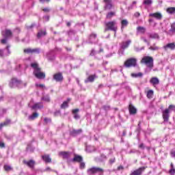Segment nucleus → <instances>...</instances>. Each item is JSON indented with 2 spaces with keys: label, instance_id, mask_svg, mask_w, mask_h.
I'll list each match as a JSON object with an SVG mask.
<instances>
[{
  "label": "nucleus",
  "instance_id": "nucleus-9",
  "mask_svg": "<svg viewBox=\"0 0 175 175\" xmlns=\"http://www.w3.org/2000/svg\"><path fill=\"white\" fill-rule=\"evenodd\" d=\"M10 45L8 44L4 49H0V57L1 58H3V57H8V55H10Z\"/></svg>",
  "mask_w": 175,
  "mask_h": 175
},
{
  "label": "nucleus",
  "instance_id": "nucleus-1",
  "mask_svg": "<svg viewBox=\"0 0 175 175\" xmlns=\"http://www.w3.org/2000/svg\"><path fill=\"white\" fill-rule=\"evenodd\" d=\"M9 87L10 88H23V87H27V82H23L17 78H12L9 83Z\"/></svg>",
  "mask_w": 175,
  "mask_h": 175
},
{
  "label": "nucleus",
  "instance_id": "nucleus-56",
  "mask_svg": "<svg viewBox=\"0 0 175 175\" xmlns=\"http://www.w3.org/2000/svg\"><path fill=\"white\" fill-rule=\"evenodd\" d=\"M49 18H50V16H44V20H45V21H49Z\"/></svg>",
  "mask_w": 175,
  "mask_h": 175
},
{
  "label": "nucleus",
  "instance_id": "nucleus-39",
  "mask_svg": "<svg viewBox=\"0 0 175 175\" xmlns=\"http://www.w3.org/2000/svg\"><path fill=\"white\" fill-rule=\"evenodd\" d=\"M41 100H44V102L50 101V96L49 95H46L42 97Z\"/></svg>",
  "mask_w": 175,
  "mask_h": 175
},
{
  "label": "nucleus",
  "instance_id": "nucleus-12",
  "mask_svg": "<svg viewBox=\"0 0 175 175\" xmlns=\"http://www.w3.org/2000/svg\"><path fill=\"white\" fill-rule=\"evenodd\" d=\"M132 43L131 40H128L127 41H124L120 44V47L122 50H125V49H128L129 47V44Z\"/></svg>",
  "mask_w": 175,
  "mask_h": 175
},
{
  "label": "nucleus",
  "instance_id": "nucleus-46",
  "mask_svg": "<svg viewBox=\"0 0 175 175\" xmlns=\"http://www.w3.org/2000/svg\"><path fill=\"white\" fill-rule=\"evenodd\" d=\"M96 54H98V52L95 51L94 49H92L90 53V55H91V57L96 55Z\"/></svg>",
  "mask_w": 175,
  "mask_h": 175
},
{
  "label": "nucleus",
  "instance_id": "nucleus-11",
  "mask_svg": "<svg viewBox=\"0 0 175 175\" xmlns=\"http://www.w3.org/2000/svg\"><path fill=\"white\" fill-rule=\"evenodd\" d=\"M25 54H40V48H27L23 50Z\"/></svg>",
  "mask_w": 175,
  "mask_h": 175
},
{
  "label": "nucleus",
  "instance_id": "nucleus-63",
  "mask_svg": "<svg viewBox=\"0 0 175 175\" xmlns=\"http://www.w3.org/2000/svg\"><path fill=\"white\" fill-rule=\"evenodd\" d=\"M43 12H50V10L49 8H44Z\"/></svg>",
  "mask_w": 175,
  "mask_h": 175
},
{
  "label": "nucleus",
  "instance_id": "nucleus-13",
  "mask_svg": "<svg viewBox=\"0 0 175 175\" xmlns=\"http://www.w3.org/2000/svg\"><path fill=\"white\" fill-rule=\"evenodd\" d=\"M53 80L57 82L62 81L64 80V76H62V73L59 72L53 75Z\"/></svg>",
  "mask_w": 175,
  "mask_h": 175
},
{
  "label": "nucleus",
  "instance_id": "nucleus-37",
  "mask_svg": "<svg viewBox=\"0 0 175 175\" xmlns=\"http://www.w3.org/2000/svg\"><path fill=\"white\" fill-rule=\"evenodd\" d=\"M154 95V91L153 90H148L147 92V98H148L149 99H151V98H152V96Z\"/></svg>",
  "mask_w": 175,
  "mask_h": 175
},
{
  "label": "nucleus",
  "instance_id": "nucleus-2",
  "mask_svg": "<svg viewBox=\"0 0 175 175\" xmlns=\"http://www.w3.org/2000/svg\"><path fill=\"white\" fill-rule=\"evenodd\" d=\"M142 64H145L147 68L146 72H151L152 68H154V59L150 56H145L141 60Z\"/></svg>",
  "mask_w": 175,
  "mask_h": 175
},
{
  "label": "nucleus",
  "instance_id": "nucleus-10",
  "mask_svg": "<svg viewBox=\"0 0 175 175\" xmlns=\"http://www.w3.org/2000/svg\"><path fill=\"white\" fill-rule=\"evenodd\" d=\"M105 10H111L114 9V5L113 4V0H103Z\"/></svg>",
  "mask_w": 175,
  "mask_h": 175
},
{
  "label": "nucleus",
  "instance_id": "nucleus-27",
  "mask_svg": "<svg viewBox=\"0 0 175 175\" xmlns=\"http://www.w3.org/2000/svg\"><path fill=\"white\" fill-rule=\"evenodd\" d=\"M96 78V76L90 75L88 77V78L86 80H85V83H92Z\"/></svg>",
  "mask_w": 175,
  "mask_h": 175
},
{
  "label": "nucleus",
  "instance_id": "nucleus-38",
  "mask_svg": "<svg viewBox=\"0 0 175 175\" xmlns=\"http://www.w3.org/2000/svg\"><path fill=\"white\" fill-rule=\"evenodd\" d=\"M150 38L152 39H159V36L157 33H152L150 35Z\"/></svg>",
  "mask_w": 175,
  "mask_h": 175
},
{
  "label": "nucleus",
  "instance_id": "nucleus-34",
  "mask_svg": "<svg viewBox=\"0 0 175 175\" xmlns=\"http://www.w3.org/2000/svg\"><path fill=\"white\" fill-rule=\"evenodd\" d=\"M137 32H139V33H144L146 32V29L143 27L139 26L137 27Z\"/></svg>",
  "mask_w": 175,
  "mask_h": 175
},
{
  "label": "nucleus",
  "instance_id": "nucleus-16",
  "mask_svg": "<svg viewBox=\"0 0 175 175\" xmlns=\"http://www.w3.org/2000/svg\"><path fill=\"white\" fill-rule=\"evenodd\" d=\"M46 58L49 61H54L55 59V55H54V52L53 51H50L46 54Z\"/></svg>",
  "mask_w": 175,
  "mask_h": 175
},
{
  "label": "nucleus",
  "instance_id": "nucleus-55",
  "mask_svg": "<svg viewBox=\"0 0 175 175\" xmlns=\"http://www.w3.org/2000/svg\"><path fill=\"white\" fill-rule=\"evenodd\" d=\"M103 109H104V110L107 111V110H109L110 107L109 106H103Z\"/></svg>",
  "mask_w": 175,
  "mask_h": 175
},
{
  "label": "nucleus",
  "instance_id": "nucleus-32",
  "mask_svg": "<svg viewBox=\"0 0 175 175\" xmlns=\"http://www.w3.org/2000/svg\"><path fill=\"white\" fill-rule=\"evenodd\" d=\"M70 101V99H68L67 101H64L62 105H61V109H66L68 106V103Z\"/></svg>",
  "mask_w": 175,
  "mask_h": 175
},
{
  "label": "nucleus",
  "instance_id": "nucleus-43",
  "mask_svg": "<svg viewBox=\"0 0 175 175\" xmlns=\"http://www.w3.org/2000/svg\"><path fill=\"white\" fill-rule=\"evenodd\" d=\"M170 32H175V23H174L172 25H171V29L170 30Z\"/></svg>",
  "mask_w": 175,
  "mask_h": 175
},
{
  "label": "nucleus",
  "instance_id": "nucleus-18",
  "mask_svg": "<svg viewBox=\"0 0 175 175\" xmlns=\"http://www.w3.org/2000/svg\"><path fill=\"white\" fill-rule=\"evenodd\" d=\"M164 50L167 51L168 49L170 50H175V44L174 42L167 44L163 46Z\"/></svg>",
  "mask_w": 175,
  "mask_h": 175
},
{
  "label": "nucleus",
  "instance_id": "nucleus-49",
  "mask_svg": "<svg viewBox=\"0 0 175 175\" xmlns=\"http://www.w3.org/2000/svg\"><path fill=\"white\" fill-rule=\"evenodd\" d=\"M84 167H85V163L84 162H81L80 163V168L84 169Z\"/></svg>",
  "mask_w": 175,
  "mask_h": 175
},
{
  "label": "nucleus",
  "instance_id": "nucleus-4",
  "mask_svg": "<svg viewBox=\"0 0 175 175\" xmlns=\"http://www.w3.org/2000/svg\"><path fill=\"white\" fill-rule=\"evenodd\" d=\"M170 111H175V106L170 105L168 107V109H165L162 111L163 119L164 122H168L169 118L170 117Z\"/></svg>",
  "mask_w": 175,
  "mask_h": 175
},
{
  "label": "nucleus",
  "instance_id": "nucleus-62",
  "mask_svg": "<svg viewBox=\"0 0 175 175\" xmlns=\"http://www.w3.org/2000/svg\"><path fill=\"white\" fill-rule=\"evenodd\" d=\"M40 2L44 3V2H50V0H40Z\"/></svg>",
  "mask_w": 175,
  "mask_h": 175
},
{
  "label": "nucleus",
  "instance_id": "nucleus-59",
  "mask_svg": "<svg viewBox=\"0 0 175 175\" xmlns=\"http://www.w3.org/2000/svg\"><path fill=\"white\" fill-rule=\"evenodd\" d=\"M0 147H1V148H5V144H4L3 142H0Z\"/></svg>",
  "mask_w": 175,
  "mask_h": 175
},
{
  "label": "nucleus",
  "instance_id": "nucleus-42",
  "mask_svg": "<svg viewBox=\"0 0 175 175\" xmlns=\"http://www.w3.org/2000/svg\"><path fill=\"white\" fill-rule=\"evenodd\" d=\"M134 50H135V51H137V53H139V51H142V50H144V46H142L141 48L135 47Z\"/></svg>",
  "mask_w": 175,
  "mask_h": 175
},
{
  "label": "nucleus",
  "instance_id": "nucleus-60",
  "mask_svg": "<svg viewBox=\"0 0 175 175\" xmlns=\"http://www.w3.org/2000/svg\"><path fill=\"white\" fill-rule=\"evenodd\" d=\"M133 5H136V1H133V3H132V5L129 7V9H133Z\"/></svg>",
  "mask_w": 175,
  "mask_h": 175
},
{
  "label": "nucleus",
  "instance_id": "nucleus-47",
  "mask_svg": "<svg viewBox=\"0 0 175 175\" xmlns=\"http://www.w3.org/2000/svg\"><path fill=\"white\" fill-rule=\"evenodd\" d=\"M114 162H116V157H113L112 159H109L110 165H112V163H114Z\"/></svg>",
  "mask_w": 175,
  "mask_h": 175
},
{
  "label": "nucleus",
  "instance_id": "nucleus-3",
  "mask_svg": "<svg viewBox=\"0 0 175 175\" xmlns=\"http://www.w3.org/2000/svg\"><path fill=\"white\" fill-rule=\"evenodd\" d=\"M31 66L34 70L33 75L37 79H44L46 77V75L40 71V68H39V65L37 63H31Z\"/></svg>",
  "mask_w": 175,
  "mask_h": 175
},
{
  "label": "nucleus",
  "instance_id": "nucleus-14",
  "mask_svg": "<svg viewBox=\"0 0 175 175\" xmlns=\"http://www.w3.org/2000/svg\"><path fill=\"white\" fill-rule=\"evenodd\" d=\"M149 17H154L156 20H162V14L160 12H155L149 14Z\"/></svg>",
  "mask_w": 175,
  "mask_h": 175
},
{
  "label": "nucleus",
  "instance_id": "nucleus-5",
  "mask_svg": "<svg viewBox=\"0 0 175 175\" xmlns=\"http://www.w3.org/2000/svg\"><path fill=\"white\" fill-rule=\"evenodd\" d=\"M106 28L105 29V32L107 31H113V32H117L118 27H117V21H112L107 23L105 24Z\"/></svg>",
  "mask_w": 175,
  "mask_h": 175
},
{
  "label": "nucleus",
  "instance_id": "nucleus-17",
  "mask_svg": "<svg viewBox=\"0 0 175 175\" xmlns=\"http://www.w3.org/2000/svg\"><path fill=\"white\" fill-rule=\"evenodd\" d=\"M150 84H152V85H154V87H155V85H158L159 84V79H158V77H152L150 79Z\"/></svg>",
  "mask_w": 175,
  "mask_h": 175
},
{
  "label": "nucleus",
  "instance_id": "nucleus-23",
  "mask_svg": "<svg viewBox=\"0 0 175 175\" xmlns=\"http://www.w3.org/2000/svg\"><path fill=\"white\" fill-rule=\"evenodd\" d=\"M31 109H33V110H36V109H43V104L42 103H37L31 107Z\"/></svg>",
  "mask_w": 175,
  "mask_h": 175
},
{
  "label": "nucleus",
  "instance_id": "nucleus-61",
  "mask_svg": "<svg viewBox=\"0 0 175 175\" xmlns=\"http://www.w3.org/2000/svg\"><path fill=\"white\" fill-rule=\"evenodd\" d=\"M118 170H124V167L122 165L118 167Z\"/></svg>",
  "mask_w": 175,
  "mask_h": 175
},
{
  "label": "nucleus",
  "instance_id": "nucleus-25",
  "mask_svg": "<svg viewBox=\"0 0 175 175\" xmlns=\"http://www.w3.org/2000/svg\"><path fill=\"white\" fill-rule=\"evenodd\" d=\"M47 34V33L46 32V30L44 31H38V34H37V38L38 39H40V38H43V36H46V35Z\"/></svg>",
  "mask_w": 175,
  "mask_h": 175
},
{
  "label": "nucleus",
  "instance_id": "nucleus-54",
  "mask_svg": "<svg viewBox=\"0 0 175 175\" xmlns=\"http://www.w3.org/2000/svg\"><path fill=\"white\" fill-rule=\"evenodd\" d=\"M124 49H122L118 51L119 55H124Z\"/></svg>",
  "mask_w": 175,
  "mask_h": 175
},
{
  "label": "nucleus",
  "instance_id": "nucleus-52",
  "mask_svg": "<svg viewBox=\"0 0 175 175\" xmlns=\"http://www.w3.org/2000/svg\"><path fill=\"white\" fill-rule=\"evenodd\" d=\"M172 158H175V149L171 151Z\"/></svg>",
  "mask_w": 175,
  "mask_h": 175
},
{
  "label": "nucleus",
  "instance_id": "nucleus-26",
  "mask_svg": "<svg viewBox=\"0 0 175 175\" xmlns=\"http://www.w3.org/2000/svg\"><path fill=\"white\" fill-rule=\"evenodd\" d=\"M129 24V22H128V20L124 19L121 21V29H123L124 28H126V27H128V25Z\"/></svg>",
  "mask_w": 175,
  "mask_h": 175
},
{
  "label": "nucleus",
  "instance_id": "nucleus-21",
  "mask_svg": "<svg viewBox=\"0 0 175 175\" xmlns=\"http://www.w3.org/2000/svg\"><path fill=\"white\" fill-rule=\"evenodd\" d=\"M90 43H96V34L92 33L89 38Z\"/></svg>",
  "mask_w": 175,
  "mask_h": 175
},
{
  "label": "nucleus",
  "instance_id": "nucleus-19",
  "mask_svg": "<svg viewBox=\"0 0 175 175\" xmlns=\"http://www.w3.org/2000/svg\"><path fill=\"white\" fill-rule=\"evenodd\" d=\"M129 110L130 114L135 115L137 112V109L132 104H130L129 106Z\"/></svg>",
  "mask_w": 175,
  "mask_h": 175
},
{
  "label": "nucleus",
  "instance_id": "nucleus-15",
  "mask_svg": "<svg viewBox=\"0 0 175 175\" xmlns=\"http://www.w3.org/2000/svg\"><path fill=\"white\" fill-rule=\"evenodd\" d=\"M23 163H25V165H27V166H28L31 169H33V167L35 166V161L33 160H29V161L24 160Z\"/></svg>",
  "mask_w": 175,
  "mask_h": 175
},
{
  "label": "nucleus",
  "instance_id": "nucleus-51",
  "mask_svg": "<svg viewBox=\"0 0 175 175\" xmlns=\"http://www.w3.org/2000/svg\"><path fill=\"white\" fill-rule=\"evenodd\" d=\"M79 109H75L72 110V114H77L79 113Z\"/></svg>",
  "mask_w": 175,
  "mask_h": 175
},
{
  "label": "nucleus",
  "instance_id": "nucleus-29",
  "mask_svg": "<svg viewBox=\"0 0 175 175\" xmlns=\"http://www.w3.org/2000/svg\"><path fill=\"white\" fill-rule=\"evenodd\" d=\"M114 16H116V11L109 12L107 14V18L110 20L112 17H114Z\"/></svg>",
  "mask_w": 175,
  "mask_h": 175
},
{
  "label": "nucleus",
  "instance_id": "nucleus-8",
  "mask_svg": "<svg viewBox=\"0 0 175 175\" xmlns=\"http://www.w3.org/2000/svg\"><path fill=\"white\" fill-rule=\"evenodd\" d=\"M137 59L136 58H129L124 62V66L126 68H132V66H136Z\"/></svg>",
  "mask_w": 175,
  "mask_h": 175
},
{
  "label": "nucleus",
  "instance_id": "nucleus-6",
  "mask_svg": "<svg viewBox=\"0 0 175 175\" xmlns=\"http://www.w3.org/2000/svg\"><path fill=\"white\" fill-rule=\"evenodd\" d=\"M2 36L4 38V39H2L1 40V43L2 44H6L8 43V40L9 38L12 37V31L10 30H5L4 31H2Z\"/></svg>",
  "mask_w": 175,
  "mask_h": 175
},
{
  "label": "nucleus",
  "instance_id": "nucleus-64",
  "mask_svg": "<svg viewBox=\"0 0 175 175\" xmlns=\"http://www.w3.org/2000/svg\"><path fill=\"white\" fill-rule=\"evenodd\" d=\"M151 25H152V27H156V26H157V23L152 22V23H151Z\"/></svg>",
  "mask_w": 175,
  "mask_h": 175
},
{
  "label": "nucleus",
  "instance_id": "nucleus-44",
  "mask_svg": "<svg viewBox=\"0 0 175 175\" xmlns=\"http://www.w3.org/2000/svg\"><path fill=\"white\" fill-rule=\"evenodd\" d=\"M44 122L45 124H49V122H51V119L48 118H45L44 119Z\"/></svg>",
  "mask_w": 175,
  "mask_h": 175
},
{
  "label": "nucleus",
  "instance_id": "nucleus-53",
  "mask_svg": "<svg viewBox=\"0 0 175 175\" xmlns=\"http://www.w3.org/2000/svg\"><path fill=\"white\" fill-rule=\"evenodd\" d=\"M59 114H61V111H56L54 113V116H59Z\"/></svg>",
  "mask_w": 175,
  "mask_h": 175
},
{
  "label": "nucleus",
  "instance_id": "nucleus-45",
  "mask_svg": "<svg viewBox=\"0 0 175 175\" xmlns=\"http://www.w3.org/2000/svg\"><path fill=\"white\" fill-rule=\"evenodd\" d=\"M36 87L38 88H45L44 85L40 83H36Z\"/></svg>",
  "mask_w": 175,
  "mask_h": 175
},
{
  "label": "nucleus",
  "instance_id": "nucleus-31",
  "mask_svg": "<svg viewBox=\"0 0 175 175\" xmlns=\"http://www.w3.org/2000/svg\"><path fill=\"white\" fill-rule=\"evenodd\" d=\"M39 117V114L38 113H33L31 116H29V120L31 121L35 120L36 118H38Z\"/></svg>",
  "mask_w": 175,
  "mask_h": 175
},
{
  "label": "nucleus",
  "instance_id": "nucleus-50",
  "mask_svg": "<svg viewBox=\"0 0 175 175\" xmlns=\"http://www.w3.org/2000/svg\"><path fill=\"white\" fill-rule=\"evenodd\" d=\"M150 50H152L153 51H155L156 50H158V47L157 46H150Z\"/></svg>",
  "mask_w": 175,
  "mask_h": 175
},
{
  "label": "nucleus",
  "instance_id": "nucleus-30",
  "mask_svg": "<svg viewBox=\"0 0 175 175\" xmlns=\"http://www.w3.org/2000/svg\"><path fill=\"white\" fill-rule=\"evenodd\" d=\"M166 12L169 14H174V13H175V8L174 7L168 8H167Z\"/></svg>",
  "mask_w": 175,
  "mask_h": 175
},
{
  "label": "nucleus",
  "instance_id": "nucleus-24",
  "mask_svg": "<svg viewBox=\"0 0 175 175\" xmlns=\"http://www.w3.org/2000/svg\"><path fill=\"white\" fill-rule=\"evenodd\" d=\"M83 132V130L81 129H78V130H72L70 131V135L71 136H77V135H80Z\"/></svg>",
  "mask_w": 175,
  "mask_h": 175
},
{
  "label": "nucleus",
  "instance_id": "nucleus-35",
  "mask_svg": "<svg viewBox=\"0 0 175 175\" xmlns=\"http://www.w3.org/2000/svg\"><path fill=\"white\" fill-rule=\"evenodd\" d=\"M9 124H10V120H8L5 122L1 123L0 124V129H2V128H3V126H7V125H9Z\"/></svg>",
  "mask_w": 175,
  "mask_h": 175
},
{
  "label": "nucleus",
  "instance_id": "nucleus-57",
  "mask_svg": "<svg viewBox=\"0 0 175 175\" xmlns=\"http://www.w3.org/2000/svg\"><path fill=\"white\" fill-rule=\"evenodd\" d=\"M139 148H142V150H144V144H140L139 146Z\"/></svg>",
  "mask_w": 175,
  "mask_h": 175
},
{
  "label": "nucleus",
  "instance_id": "nucleus-7",
  "mask_svg": "<svg viewBox=\"0 0 175 175\" xmlns=\"http://www.w3.org/2000/svg\"><path fill=\"white\" fill-rule=\"evenodd\" d=\"M103 172H105L103 168L99 167H92L87 170L88 175L96 174V173H103Z\"/></svg>",
  "mask_w": 175,
  "mask_h": 175
},
{
  "label": "nucleus",
  "instance_id": "nucleus-58",
  "mask_svg": "<svg viewBox=\"0 0 175 175\" xmlns=\"http://www.w3.org/2000/svg\"><path fill=\"white\" fill-rule=\"evenodd\" d=\"M72 33H73V34L75 33V31H73V30H70V31H68V35H72Z\"/></svg>",
  "mask_w": 175,
  "mask_h": 175
},
{
  "label": "nucleus",
  "instance_id": "nucleus-28",
  "mask_svg": "<svg viewBox=\"0 0 175 175\" xmlns=\"http://www.w3.org/2000/svg\"><path fill=\"white\" fill-rule=\"evenodd\" d=\"M83 161V157L79 155H75L72 159V162H81Z\"/></svg>",
  "mask_w": 175,
  "mask_h": 175
},
{
  "label": "nucleus",
  "instance_id": "nucleus-22",
  "mask_svg": "<svg viewBox=\"0 0 175 175\" xmlns=\"http://www.w3.org/2000/svg\"><path fill=\"white\" fill-rule=\"evenodd\" d=\"M42 158L45 163H50L51 162V158H50L49 154H44L42 156Z\"/></svg>",
  "mask_w": 175,
  "mask_h": 175
},
{
  "label": "nucleus",
  "instance_id": "nucleus-48",
  "mask_svg": "<svg viewBox=\"0 0 175 175\" xmlns=\"http://www.w3.org/2000/svg\"><path fill=\"white\" fill-rule=\"evenodd\" d=\"M74 118H75V120H79V118H80V115L78 114V113H74Z\"/></svg>",
  "mask_w": 175,
  "mask_h": 175
},
{
  "label": "nucleus",
  "instance_id": "nucleus-20",
  "mask_svg": "<svg viewBox=\"0 0 175 175\" xmlns=\"http://www.w3.org/2000/svg\"><path fill=\"white\" fill-rule=\"evenodd\" d=\"M72 153L70 152H60L59 153V155H62V157L64 159H69V157H70V154Z\"/></svg>",
  "mask_w": 175,
  "mask_h": 175
},
{
  "label": "nucleus",
  "instance_id": "nucleus-40",
  "mask_svg": "<svg viewBox=\"0 0 175 175\" xmlns=\"http://www.w3.org/2000/svg\"><path fill=\"white\" fill-rule=\"evenodd\" d=\"M152 3V0H144L143 4L150 6Z\"/></svg>",
  "mask_w": 175,
  "mask_h": 175
},
{
  "label": "nucleus",
  "instance_id": "nucleus-41",
  "mask_svg": "<svg viewBox=\"0 0 175 175\" xmlns=\"http://www.w3.org/2000/svg\"><path fill=\"white\" fill-rule=\"evenodd\" d=\"M4 169H5V172H9V171L12 170V167H10V165H5Z\"/></svg>",
  "mask_w": 175,
  "mask_h": 175
},
{
  "label": "nucleus",
  "instance_id": "nucleus-36",
  "mask_svg": "<svg viewBox=\"0 0 175 175\" xmlns=\"http://www.w3.org/2000/svg\"><path fill=\"white\" fill-rule=\"evenodd\" d=\"M131 77H135V78H137V77H143V73H142V72L132 73V74H131Z\"/></svg>",
  "mask_w": 175,
  "mask_h": 175
},
{
  "label": "nucleus",
  "instance_id": "nucleus-33",
  "mask_svg": "<svg viewBox=\"0 0 175 175\" xmlns=\"http://www.w3.org/2000/svg\"><path fill=\"white\" fill-rule=\"evenodd\" d=\"M170 167L171 168L169 170L170 174H172V175L175 174L174 165H173V163H171Z\"/></svg>",
  "mask_w": 175,
  "mask_h": 175
}]
</instances>
